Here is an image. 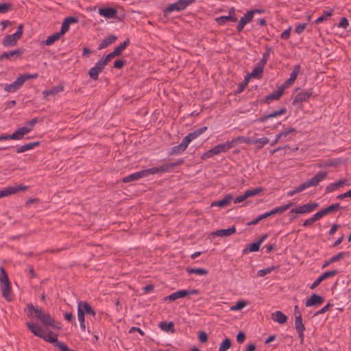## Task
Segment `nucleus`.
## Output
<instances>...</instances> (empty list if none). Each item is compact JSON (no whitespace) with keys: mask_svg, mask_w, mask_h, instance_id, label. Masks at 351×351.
<instances>
[{"mask_svg":"<svg viewBox=\"0 0 351 351\" xmlns=\"http://www.w3.org/2000/svg\"><path fill=\"white\" fill-rule=\"evenodd\" d=\"M312 89H308L306 90L300 92L298 94L295 95L293 101V104L295 106L300 105L302 104V102L307 101L309 97L312 95Z\"/></svg>","mask_w":351,"mask_h":351,"instance_id":"obj_12","label":"nucleus"},{"mask_svg":"<svg viewBox=\"0 0 351 351\" xmlns=\"http://www.w3.org/2000/svg\"><path fill=\"white\" fill-rule=\"evenodd\" d=\"M249 80H250L249 75H246L245 77L243 82L239 85V87L236 91V93H237V94L240 93L244 90L245 87L248 84Z\"/></svg>","mask_w":351,"mask_h":351,"instance_id":"obj_58","label":"nucleus"},{"mask_svg":"<svg viewBox=\"0 0 351 351\" xmlns=\"http://www.w3.org/2000/svg\"><path fill=\"white\" fill-rule=\"evenodd\" d=\"M264 189L261 186L256 187L255 189L247 190L245 192L247 198L256 196L263 192Z\"/></svg>","mask_w":351,"mask_h":351,"instance_id":"obj_42","label":"nucleus"},{"mask_svg":"<svg viewBox=\"0 0 351 351\" xmlns=\"http://www.w3.org/2000/svg\"><path fill=\"white\" fill-rule=\"evenodd\" d=\"M157 169H158V173H162L170 171L172 169H173V165H171L170 163H167L158 167H157Z\"/></svg>","mask_w":351,"mask_h":351,"instance_id":"obj_50","label":"nucleus"},{"mask_svg":"<svg viewBox=\"0 0 351 351\" xmlns=\"http://www.w3.org/2000/svg\"><path fill=\"white\" fill-rule=\"evenodd\" d=\"M198 292L199 291L197 289H193L191 291L182 289L170 294L165 298V300H169V301H175L178 298H184L189 295L197 294Z\"/></svg>","mask_w":351,"mask_h":351,"instance_id":"obj_11","label":"nucleus"},{"mask_svg":"<svg viewBox=\"0 0 351 351\" xmlns=\"http://www.w3.org/2000/svg\"><path fill=\"white\" fill-rule=\"evenodd\" d=\"M117 37L114 35H110L106 37L98 46V49L101 50L108 47L109 45L115 43Z\"/></svg>","mask_w":351,"mask_h":351,"instance_id":"obj_27","label":"nucleus"},{"mask_svg":"<svg viewBox=\"0 0 351 351\" xmlns=\"http://www.w3.org/2000/svg\"><path fill=\"white\" fill-rule=\"evenodd\" d=\"M38 122V119L37 117L32 119V120L27 121L25 123V125L23 127V128L27 130V134L29 133L34 128V125Z\"/></svg>","mask_w":351,"mask_h":351,"instance_id":"obj_46","label":"nucleus"},{"mask_svg":"<svg viewBox=\"0 0 351 351\" xmlns=\"http://www.w3.org/2000/svg\"><path fill=\"white\" fill-rule=\"evenodd\" d=\"M19 40V38L14 34H9L4 37L2 45L4 47H13L16 45L17 40Z\"/></svg>","mask_w":351,"mask_h":351,"instance_id":"obj_24","label":"nucleus"},{"mask_svg":"<svg viewBox=\"0 0 351 351\" xmlns=\"http://www.w3.org/2000/svg\"><path fill=\"white\" fill-rule=\"evenodd\" d=\"M260 246H261L260 243L256 241V242L251 243L249 245L248 250L250 252H257L259 250Z\"/></svg>","mask_w":351,"mask_h":351,"instance_id":"obj_63","label":"nucleus"},{"mask_svg":"<svg viewBox=\"0 0 351 351\" xmlns=\"http://www.w3.org/2000/svg\"><path fill=\"white\" fill-rule=\"evenodd\" d=\"M28 189V186L23 184H19L13 186H9L0 190V198L4 197L22 191H25Z\"/></svg>","mask_w":351,"mask_h":351,"instance_id":"obj_10","label":"nucleus"},{"mask_svg":"<svg viewBox=\"0 0 351 351\" xmlns=\"http://www.w3.org/2000/svg\"><path fill=\"white\" fill-rule=\"evenodd\" d=\"M130 45V39L127 38L123 43L120 45L116 47L113 51L114 53L119 56L121 53L127 48V47Z\"/></svg>","mask_w":351,"mask_h":351,"instance_id":"obj_40","label":"nucleus"},{"mask_svg":"<svg viewBox=\"0 0 351 351\" xmlns=\"http://www.w3.org/2000/svg\"><path fill=\"white\" fill-rule=\"evenodd\" d=\"M269 51L270 49H268L263 55V58L261 59V60L258 62V64H261L262 66H265L266 64L268 58L269 57Z\"/></svg>","mask_w":351,"mask_h":351,"instance_id":"obj_59","label":"nucleus"},{"mask_svg":"<svg viewBox=\"0 0 351 351\" xmlns=\"http://www.w3.org/2000/svg\"><path fill=\"white\" fill-rule=\"evenodd\" d=\"M117 56L114 53V52L112 51V52L110 53L109 54H108L105 58H104L99 60L103 63V64L106 66L112 60V59H113L114 58H115Z\"/></svg>","mask_w":351,"mask_h":351,"instance_id":"obj_54","label":"nucleus"},{"mask_svg":"<svg viewBox=\"0 0 351 351\" xmlns=\"http://www.w3.org/2000/svg\"><path fill=\"white\" fill-rule=\"evenodd\" d=\"M231 344V340L230 339H225L219 345L218 351H227L230 348Z\"/></svg>","mask_w":351,"mask_h":351,"instance_id":"obj_45","label":"nucleus"},{"mask_svg":"<svg viewBox=\"0 0 351 351\" xmlns=\"http://www.w3.org/2000/svg\"><path fill=\"white\" fill-rule=\"evenodd\" d=\"M238 18L229 16H221L215 19L216 22L219 25H223L228 22L234 23L237 21Z\"/></svg>","mask_w":351,"mask_h":351,"instance_id":"obj_34","label":"nucleus"},{"mask_svg":"<svg viewBox=\"0 0 351 351\" xmlns=\"http://www.w3.org/2000/svg\"><path fill=\"white\" fill-rule=\"evenodd\" d=\"M24 84V80L22 77H18L16 80L12 84H5L4 90L8 93H14L19 89Z\"/></svg>","mask_w":351,"mask_h":351,"instance_id":"obj_15","label":"nucleus"},{"mask_svg":"<svg viewBox=\"0 0 351 351\" xmlns=\"http://www.w3.org/2000/svg\"><path fill=\"white\" fill-rule=\"evenodd\" d=\"M145 177V173H143L142 171H138L134 173H132L125 178H123V182L124 183L138 180L141 178Z\"/></svg>","mask_w":351,"mask_h":351,"instance_id":"obj_32","label":"nucleus"},{"mask_svg":"<svg viewBox=\"0 0 351 351\" xmlns=\"http://www.w3.org/2000/svg\"><path fill=\"white\" fill-rule=\"evenodd\" d=\"M77 21L78 19L77 17L69 16L65 18L62 24L61 29L59 32V33L62 36L69 31L71 24L75 23Z\"/></svg>","mask_w":351,"mask_h":351,"instance_id":"obj_17","label":"nucleus"},{"mask_svg":"<svg viewBox=\"0 0 351 351\" xmlns=\"http://www.w3.org/2000/svg\"><path fill=\"white\" fill-rule=\"evenodd\" d=\"M333 212L334 211L332 210V208L331 205H330L328 207L323 208L321 210L318 211L317 213H316V214L318 216L319 219H320L324 216H325L329 213H333Z\"/></svg>","mask_w":351,"mask_h":351,"instance_id":"obj_49","label":"nucleus"},{"mask_svg":"<svg viewBox=\"0 0 351 351\" xmlns=\"http://www.w3.org/2000/svg\"><path fill=\"white\" fill-rule=\"evenodd\" d=\"M236 232V228L234 226H232L228 229H221L218 230L215 232V234L217 237H228L232 235Z\"/></svg>","mask_w":351,"mask_h":351,"instance_id":"obj_33","label":"nucleus"},{"mask_svg":"<svg viewBox=\"0 0 351 351\" xmlns=\"http://www.w3.org/2000/svg\"><path fill=\"white\" fill-rule=\"evenodd\" d=\"M196 0H178L177 2L181 11L184 10L189 5L194 3Z\"/></svg>","mask_w":351,"mask_h":351,"instance_id":"obj_47","label":"nucleus"},{"mask_svg":"<svg viewBox=\"0 0 351 351\" xmlns=\"http://www.w3.org/2000/svg\"><path fill=\"white\" fill-rule=\"evenodd\" d=\"M63 90H64V86L58 85L57 86L52 88L50 90H44L43 92V94L44 95L45 98H46L49 95H56L58 93L62 92Z\"/></svg>","mask_w":351,"mask_h":351,"instance_id":"obj_36","label":"nucleus"},{"mask_svg":"<svg viewBox=\"0 0 351 351\" xmlns=\"http://www.w3.org/2000/svg\"><path fill=\"white\" fill-rule=\"evenodd\" d=\"M27 134V130L23 128V127L18 128L12 134H8L9 140H20L22 139L23 136Z\"/></svg>","mask_w":351,"mask_h":351,"instance_id":"obj_29","label":"nucleus"},{"mask_svg":"<svg viewBox=\"0 0 351 351\" xmlns=\"http://www.w3.org/2000/svg\"><path fill=\"white\" fill-rule=\"evenodd\" d=\"M38 73H35L33 74L25 73V74L20 75V77H22V79L24 80V82L27 80L36 79V78H38Z\"/></svg>","mask_w":351,"mask_h":351,"instance_id":"obj_61","label":"nucleus"},{"mask_svg":"<svg viewBox=\"0 0 351 351\" xmlns=\"http://www.w3.org/2000/svg\"><path fill=\"white\" fill-rule=\"evenodd\" d=\"M174 11H177V12H180L181 11V10H180V7H179V5H178L177 1L173 3L169 4L164 10V13L166 14L174 12Z\"/></svg>","mask_w":351,"mask_h":351,"instance_id":"obj_44","label":"nucleus"},{"mask_svg":"<svg viewBox=\"0 0 351 351\" xmlns=\"http://www.w3.org/2000/svg\"><path fill=\"white\" fill-rule=\"evenodd\" d=\"M105 66H106L99 60L95 65L89 70L88 75L93 80H98L99 74L103 71Z\"/></svg>","mask_w":351,"mask_h":351,"instance_id":"obj_14","label":"nucleus"},{"mask_svg":"<svg viewBox=\"0 0 351 351\" xmlns=\"http://www.w3.org/2000/svg\"><path fill=\"white\" fill-rule=\"evenodd\" d=\"M276 267L274 266L267 267L263 269H261L258 271L257 276L260 277L265 276L267 274H270L274 269H275Z\"/></svg>","mask_w":351,"mask_h":351,"instance_id":"obj_55","label":"nucleus"},{"mask_svg":"<svg viewBox=\"0 0 351 351\" xmlns=\"http://www.w3.org/2000/svg\"><path fill=\"white\" fill-rule=\"evenodd\" d=\"M24 51V49L19 48L14 51L4 52L0 55V60H3L5 59L9 60L12 58H19L22 54H23Z\"/></svg>","mask_w":351,"mask_h":351,"instance_id":"obj_16","label":"nucleus"},{"mask_svg":"<svg viewBox=\"0 0 351 351\" xmlns=\"http://www.w3.org/2000/svg\"><path fill=\"white\" fill-rule=\"evenodd\" d=\"M26 326L27 328L36 337L41 338L42 335L44 334L43 330L37 324L27 322Z\"/></svg>","mask_w":351,"mask_h":351,"instance_id":"obj_23","label":"nucleus"},{"mask_svg":"<svg viewBox=\"0 0 351 351\" xmlns=\"http://www.w3.org/2000/svg\"><path fill=\"white\" fill-rule=\"evenodd\" d=\"M62 35L59 32H56L49 36L45 40V44L47 46L53 45L56 41L58 40Z\"/></svg>","mask_w":351,"mask_h":351,"instance_id":"obj_41","label":"nucleus"},{"mask_svg":"<svg viewBox=\"0 0 351 351\" xmlns=\"http://www.w3.org/2000/svg\"><path fill=\"white\" fill-rule=\"evenodd\" d=\"M159 326L164 331H171V332H174V325L172 322H170L169 323L166 322H162L160 323Z\"/></svg>","mask_w":351,"mask_h":351,"instance_id":"obj_43","label":"nucleus"},{"mask_svg":"<svg viewBox=\"0 0 351 351\" xmlns=\"http://www.w3.org/2000/svg\"><path fill=\"white\" fill-rule=\"evenodd\" d=\"M47 334L44 332L41 339H44L47 342L53 343L54 346L60 350L62 347L64 345V343L58 341V335H55L52 331L49 330V328H47Z\"/></svg>","mask_w":351,"mask_h":351,"instance_id":"obj_9","label":"nucleus"},{"mask_svg":"<svg viewBox=\"0 0 351 351\" xmlns=\"http://www.w3.org/2000/svg\"><path fill=\"white\" fill-rule=\"evenodd\" d=\"M300 64H296L293 67V69L290 75V77L289 78L295 81L297 77H298V75L300 71Z\"/></svg>","mask_w":351,"mask_h":351,"instance_id":"obj_57","label":"nucleus"},{"mask_svg":"<svg viewBox=\"0 0 351 351\" xmlns=\"http://www.w3.org/2000/svg\"><path fill=\"white\" fill-rule=\"evenodd\" d=\"M319 206L318 203L311 202L303 205H301L295 208H293L290 210L289 213L291 214H306L309 213L315 210Z\"/></svg>","mask_w":351,"mask_h":351,"instance_id":"obj_7","label":"nucleus"},{"mask_svg":"<svg viewBox=\"0 0 351 351\" xmlns=\"http://www.w3.org/2000/svg\"><path fill=\"white\" fill-rule=\"evenodd\" d=\"M340 161L338 159L329 160L325 162L317 163V167L319 168H326L329 167H336L339 164Z\"/></svg>","mask_w":351,"mask_h":351,"instance_id":"obj_37","label":"nucleus"},{"mask_svg":"<svg viewBox=\"0 0 351 351\" xmlns=\"http://www.w3.org/2000/svg\"><path fill=\"white\" fill-rule=\"evenodd\" d=\"M296 134V130L293 128H291L288 130H285L283 132H280L277 135V140H280V141L286 142L287 141L291 140V138L289 137L287 138L289 134H293L295 136Z\"/></svg>","mask_w":351,"mask_h":351,"instance_id":"obj_26","label":"nucleus"},{"mask_svg":"<svg viewBox=\"0 0 351 351\" xmlns=\"http://www.w3.org/2000/svg\"><path fill=\"white\" fill-rule=\"evenodd\" d=\"M239 143V141L238 140V137L232 138L231 141H226L223 143L219 144L214 147H213V152H214L215 155H218L223 152H226L230 149L234 147Z\"/></svg>","mask_w":351,"mask_h":351,"instance_id":"obj_5","label":"nucleus"},{"mask_svg":"<svg viewBox=\"0 0 351 351\" xmlns=\"http://www.w3.org/2000/svg\"><path fill=\"white\" fill-rule=\"evenodd\" d=\"M283 87H279L277 90L273 91L271 94L265 97V102L269 103L270 101L278 100L283 94Z\"/></svg>","mask_w":351,"mask_h":351,"instance_id":"obj_28","label":"nucleus"},{"mask_svg":"<svg viewBox=\"0 0 351 351\" xmlns=\"http://www.w3.org/2000/svg\"><path fill=\"white\" fill-rule=\"evenodd\" d=\"M257 12H261L258 10H249L245 14V15L241 18L237 26V31L240 33L243 31L245 25L250 23L252 19L254 14Z\"/></svg>","mask_w":351,"mask_h":351,"instance_id":"obj_8","label":"nucleus"},{"mask_svg":"<svg viewBox=\"0 0 351 351\" xmlns=\"http://www.w3.org/2000/svg\"><path fill=\"white\" fill-rule=\"evenodd\" d=\"M29 311L34 313L37 319L41 322L43 325L47 328L60 329V327L56 324L55 319L48 313L45 312L43 308L34 306L32 304L27 306Z\"/></svg>","mask_w":351,"mask_h":351,"instance_id":"obj_1","label":"nucleus"},{"mask_svg":"<svg viewBox=\"0 0 351 351\" xmlns=\"http://www.w3.org/2000/svg\"><path fill=\"white\" fill-rule=\"evenodd\" d=\"M328 173L326 171H319L316 173L313 178L310 180L302 183L298 186L295 187L294 189L288 191V196H293L295 194L300 193L307 188L311 186H317L320 182L323 181L324 179L327 178Z\"/></svg>","mask_w":351,"mask_h":351,"instance_id":"obj_2","label":"nucleus"},{"mask_svg":"<svg viewBox=\"0 0 351 351\" xmlns=\"http://www.w3.org/2000/svg\"><path fill=\"white\" fill-rule=\"evenodd\" d=\"M293 205H294V203L289 202L287 204H284L279 207L274 208L272 210H271L270 211L267 212V213L269 214L268 217H271L274 215L282 214L284 212H285L287 210L290 208L291 206H293Z\"/></svg>","mask_w":351,"mask_h":351,"instance_id":"obj_21","label":"nucleus"},{"mask_svg":"<svg viewBox=\"0 0 351 351\" xmlns=\"http://www.w3.org/2000/svg\"><path fill=\"white\" fill-rule=\"evenodd\" d=\"M126 64V61L124 60H117L114 62V67L115 69H121Z\"/></svg>","mask_w":351,"mask_h":351,"instance_id":"obj_64","label":"nucleus"},{"mask_svg":"<svg viewBox=\"0 0 351 351\" xmlns=\"http://www.w3.org/2000/svg\"><path fill=\"white\" fill-rule=\"evenodd\" d=\"M295 328L298 330H305V326L302 323V315H298L295 318Z\"/></svg>","mask_w":351,"mask_h":351,"instance_id":"obj_48","label":"nucleus"},{"mask_svg":"<svg viewBox=\"0 0 351 351\" xmlns=\"http://www.w3.org/2000/svg\"><path fill=\"white\" fill-rule=\"evenodd\" d=\"M0 284L3 297L7 300L10 301V293L11 291V285L7 273L3 267L0 268Z\"/></svg>","mask_w":351,"mask_h":351,"instance_id":"obj_3","label":"nucleus"},{"mask_svg":"<svg viewBox=\"0 0 351 351\" xmlns=\"http://www.w3.org/2000/svg\"><path fill=\"white\" fill-rule=\"evenodd\" d=\"M271 318L274 322L279 324H285L287 321V317L280 311L273 313Z\"/></svg>","mask_w":351,"mask_h":351,"instance_id":"obj_31","label":"nucleus"},{"mask_svg":"<svg viewBox=\"0 0 351 351\" xmlns=\"http://www.w3.org/2000/svg\"><path fill=\"white\" fill-rule=\"evenodd\" d=\"M186 271L190 274H195L200 276H206L208 274V271L203 268L187 267Z\"/></svg>","mask_w":351,"mask_h":351,"instance_id":"obj_39","label":"nucleus"},{"mask_svg":"<svg viewBox=\"0 0 351 351\" xmlns=\"http://www.w3.org/2000/svg\"><path fill=\"white\" fill-rule=\"evenodd\" d=\"M117 13V10L113 8H102L99 9V14L106 19L115 18Z\"/></svg>","mask_w":351,"mask_h":351,"instance_id":"obj_20","label":"nucleus"},{"mask_svg":"<svg viewBox=\"0 0 351 351\" xmlns=\"http://www.w3.org/2000/svg\"><path fill=\"white\" fill-rule=\"evenodd\" d=\"M333 14V10L329 11H324L323 15L318 17L315 21V23H320L323 22L327 17L331 16Z\"/></svg>","mask_w":351,"mask_h":351,"instance_id":"obj_51","label":"nucleus"},{"mask_svg":"<svg viewBox=\"0 0 351 351\" xmlns=\"http://www.w3.org/2000/svg\"><path fill=\"white\" fill-rule=\"evenodd\" d=\"M238 140L239 141V143H243L250 145L254 144L256 145L257 149H261L269 143V139L267 137H263L261 138H252L250 137L240 136H238Z\"/></svg>","mask_w":351,"mask_h":351,"instance_id":"obj_4","label":"nucleus"},{"mask_svg":"<svg viewBox=\"0 0 351 351\" xmlns=\"http://www.w3.org/2000/svg\"><path fill=\"white\" fill-rule=\"evenodd\" d=\"M247 305V302L245 301H239L237 304L231 307L232 310L238 311L242 309Z\"/></svg>","mask_w":351,"mask_h":351,"instance_id":"obj_62","label":"nucleus"},{"mask_svg":"<svg viewBox=\"0 0 351 351\" xmlns=\"http://www.w3.org/2000/svg\"><path fill=\"white\" fill-rule=\"evenodd\" d=\"M184 148L180 145H176L171 148V154H178L183 152Z\"/></svg>","mask_w":351,"mask_h":351,"instance_id":"obj_60","label":"nucleus"},{"mask_svg":"<svg viewBox=\"0 0 351 351\" xmlns=\"http://www.w3.org/2000/svg\"><path fill=\"white\" fill-rule=\"evenodd\" d=\"M347 254L348 253H346V252H342L338 253L335 256H333L332 257L330 258V260H328L324 263V264L322 266V268H325L327 266H328L329 265H330L331 263L340 261L341 259L343 258L347 255Z\"/></svg>","mask_w":351,"mask_h":351,"instance_id":"obj_35","label":"nucleus"},{"mask_svg":"<svg viewBox=\"0 0 351 351\" xmlns=\"http://www.w3.org/2000/svg\"><path fill=\"white\" fill-rule=\"evenodd\" d=\"M339 188H340L339 184L338 181L335 182L330 183L325 188V192L326 193H331L334 191L337 190Z\"/></svg>","mask_w":351,"mask_h":351,"instance_id":"obj_52","label":"nucleus"},{"mask_svg":"<svg viewBox=\"0 0 351 351\" xmlns=\"http://www.w3.org/2000/svg\"><path fill=\"white\" fill-rule=\"evenodd\" d=\"M319 219L318 216L315 213L313 217H311V218L305 220L302 225L304 227L310 226L311 225H312L313 223H315V221H318Z\"/></svg>","mask_w":351,"mask_h":351,"instance_id":"obj_56","label":"nucleus"},{"mask_svg":"<svg viewBox=\"0 0 351 351\" xmlns=\"http://www.w3.org/2000/svg\"><path fill=\"white\" fill-rule=\"evenodd\" d=\"M268 215L267 213H264V214H262L261 215H259L258 217H256V219H254V220L248 222L247 223V226H254V225H256L259 221H261V220L267 218V217H268Z\"/></svg>","mask_w":351,"mask_h":351,"instance_id":"obj_53","label":"nucleus"},{"mask_svg":"<svg viewBox=\"0 0 351 351\" xmlns=\"http://www.w3.org/2000/svg\"><path fill=\"white\" fill-rule=\"evenodd\" d=\"M80 306V308L82 309V312H84V314L90 315L93 317L96 315L95 311L87 302L80 301L77 304V306Z\"/></svg>","mask_w":351,"mask_h":351,"instance_id":"obj_25","label":"nucleus"},{"mask_svg":"<svg viewBox=\"0 0 351 351\" xmlns=\"http://www.w3.org/2000/svg\"><path fill=\"white\" fill-rule=\"evenodd\" d=\"M232 199H233V197L232 195L227 194L225 195V197L222 199L218 200V201H215V202H212L211 206L212 207L218 206V207H221V208H224L230 204Z\"/></svg>","mask_w":351,"mask_h":351,"instance_id":"obj_22","label":"nucleus"},{"mask_svg":"<svg viewBox=\"0 0 351 351\" xmlns=\"http://www.w3.org/2000/svg\"><path fill=\"white\" fill-rule=\"evenodd\" d=\"M324 301L323 297L319 295L313 294L305 302L306 306H313L321 305Z\"/></svg>","mask_w":351,"mask_h":351,"instance_id":"obj_18","label":"nucleus"},{"mask_svg":"<svg viewBox=\"0 0 351 351\" xmlns=\"http://www.w3.org/2000/svg\"><path fill=\"white\" fill-rule=\"evenodd\" d=\"M264 66L258 64L256 67L254 68L250 74H248L249 78L251 77L260 78L262 73H263Z\"/></svg>","mask_w":351,"mask_h":351,"instance_id":"obj_38","label":"nucleus"},{"mask_svg":"<svg viewBox=\"0 0 351 351\" xmlns=\"http://www.w3.org/2000/svg\"><path fill=\"white\" fill-rule=\"evenodd\" d=\"M207 130L206 126H203L188 134L180 143L186 149L189 144Z\"/></svg>","mask_w":351,"mask_h":351,"instance_id":"obj_6","label":"nucleus"},{"mask_svg":"<svg viewBox=\"0 0 351 351\" xmlns=\"http://www.w3.org/2000/svg\"><path fill=\"white\" fill-rule=\"evenodd\" d=\"M337 274H338V271L336 269L324 272L321 276H319L314 281V282L310 287V289H315L323 280H324L328 278L333 277V276H336Z\"/></svg>","mask_w":351,"mask_h":351,"instance_id":"obj_13","label":"nucleus"},{"mask_svg":"<svg viewBox=\"0 0 351 351\" xmlns=\"http://www.w3.org/2000/svg\"><path fill=\"white\" fill-rule=\"evenodd\" d=\"M39 144H40V143L38 141L29 143L25 144L22 146L17 147L16 149V152L17 154H21V153H23L26 151H28V150L35 148L36 147L38 146Z\"/></svg>","mask_w":351,"mask_h":351,"instance_id":"obj_30","label":"nucleus"},{"mask_svg":"<svg viewBox=\"0 0 351 351\" xmlns=\"http://www.w3.org/2000/svg\"><path fill=\"white\" fill-rule=\"evenodd\" d=\"M287 112V109L285 108H282L280 110L275 111L272 113L265 114L259 117L257 121L258 122L263 123L268 120L269 119H271L274 117H276L278 116L285 114Z\"/></svg>","mask_w":351,"mask_h":351,"instance_id":"obj_19","label":"nucleus"}]
</instances>
